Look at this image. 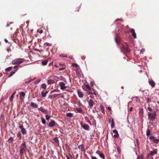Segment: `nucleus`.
<instances>
[{
    "mask_svg": "<svg viewBox=\"0 0 159 159\" xmlns=\"http://www.w3.org/2000/svg\"><path fill=\"white\" fill-rule=\"evenodd\" d=\"M25 59L24 58H18L13 60L12 61V63L14 65H18L24 62Z\"/></svg>",
    "mask_w": 159,
    "mask_h": 159,
    "instance_id": "obj_1",
    "label": "nucleus"
},
{
    "mask_svg": "<svg viewBox=\"0 0 159 159\" xmlns=\"http://www.w3.org/2000/svg\"><path fill=\"white\" fill-rule=\"evenodd\" d=\"M148 115L149 119H150L152 121H154L157 116V113L156 111L154 110L152 113L148 112Z\"/></svg>",
    "mask_w": 159,
    "mask_h": 159,
    "instance_id": "obj_2",
    "label": "nucleus"
},
{
    "mask_svg": "<svg viewBox=\"0 0 159 159\" xmlns=\"http://www.w3.org/2000/svg\"><path fill=\"white\" fill-rule=\"evenodd\" d=\"M122 49L125 51L128 52H129L131 51V50L128 47V44L126 43H125V44L123 45Z\"/></svg>",
    "mask_w": 159,
    "mask_h": 159,
    "instance_id": "obj_3",
    "label": "nucleus"
},
{
    "mask_svg": "<svg viewBox=\"0 0 159 159\" xmlns=\"http://www.w3.org/2000/svg\"><path fill=\"white\" fill-rule=\"evenodd\" d=\"M80 125L81 127L84 129L89 131L90 129H89V126L87 124H83L81 123H80Z\"/></svg>",
    "mask_w": 159,
    "mask_h": 159,
    "instance_id": "obj_4",
    "label": "nucleus"
},
{
    "mask_svg": "<svg viewBox=\"0 0 159 159\" xmlns=\"http://www.w3.org/2000/svg\"><path fill=\"white\" fill-rule=\"evenodd\" d=\"M149 139L156 143H158L159 142V139H156V138L153 136H150L149 137Z\"/></svg>",
    "mask_w": 159,
    "mask_h": 159,
    "instance_id": "obj_5",
    "label": "nucleus"
},
{
    "mask_svg": "<svg viewBox=\"0 0 159 159\" xmlns=\"http://www.w3.org/2000/svg\"><path fill=\"white\" fill-rule=\"evenodd\" d=\"M56 125L57 124H56L55 121L52 120H51L49 122L48 124L49 126L51 127H52Z\"/></svg>",
    "mask_w": 159,
    "mask_h": 159,
    "instance_id": "obj_6",
    "label": "nucleus"
},
{
    "mask_svg": "<svg viewBox=\"0 0 159 159\" xmlns=\"http://www.w3.org/2000/svg\"><path fill=\"white\" fill-rule=\"evenodd\" d=\"M89 107L90 108H91L93 106L94 102H93V100L90 99L88 101Z\"/></svg>",
    "mask_w": 159,
    "mask_h": 159,
    "instance_id": "obj_7",
    "label": "nucleus"
},
{
    "mask_svg": "<svg viewBox=\"0 0 159 159\" xmlns=\"http://www.w3.org/2000/svg\"><path fill=\"white\" fill-rule=\"evenodd\" d=\"M59 85L60 86V89L62 90H63L66 88V87L65 86V84L63 82H60Z\"/></svg>",
    "mask_w": 159,
    "mask_h": 159,
    "instance_id": "obj_8",
    "label": "nucleus"
},
{
    "mask_svg": "<svg viewBox=\"0 0 159 159\" xmlns=\"http://www.w3.org/2000/svg\"><path fill=\"white\" fill-rule=\"evenodd\" d=\"M38 110L43 112V113L47 114L48 113L47 110L44 109L43 107H41L38 109Z\"/></svg>",
    "mask_w": 159,
    "mask_h": 159,
    "instance_id": "obj_9",
    "label": "nucleus"
},
{
    "mask_svg": "<svg viewBox=\"0 0 159 159\" xmlns=\"http://www.w3.org/2000/svg\"><path fill=\"white\" fill-rule=\"evenodd\" d=\"M130 31L132 34V35L134 38H136V34L134 30L133 29H131Z\"/></svg>",
    "mask_w": 159,
    "mask_h": 159,
    "instance_id": "obj_10",
    "label": "nucleus"
},
{
    "mask_svg": "<svg viewBox=\"0 0 159 159\" xmlns=\"http://www.w3.org/2000/svg\"><path fill=\"white\" fill-rule=\"evenodd\" d=\"M115 41L118 45L120 44V41L119 38L116 35V36L115 38Z\"/></svg>",
    "mask_w": 159,
    "mask_h": 159,
    "instance_id": "obj_11",
    "label": "nucleus"
},
{
    "mask_svg": "<svg viewBox=\"0 0 159 159\" xmlns=\"http://www.w3.org/2000/svg\"><path fill=\"white\" fill-rule=\"evenodd\" d=\"M113 132L115 134L113 135L114 137L115 138H118L119 136V135L117 130L116 129H114L113 130Z\"/></svg>",
    "mask_w": 159,
    "mask_h": 159,
    "instance_id": "obj_12",
    "label": "nucleus"
},
{
    "mask_svg": "<svg viewBox=\"0 0 159 159\" xmlns=\"http://www.w3.org/2000/svg\"><path fill=\"white\" fill-rule=\"evenodd\" d=\"M149 84L152 87L154 88L155 85V83L153 80H150L148 81Z\"/></svg>",
    "mask_w": 159,
    "mask_h": 159,
    "instance_id": "obj_13",
    "label": "nucleus"
},
{
    "mask_svg": "<svg viewBox=\"0 0 159 159\" xmlns=\"http://www.w3.org/2000/svg\"><path fill=\"white\" fill-rule=\"evenodd\" d=\"M150 155L151 156H153L155 154H156L157 153V150L155 149L153 151H151L150 152Z\"/></svg>",
    "mask_w": 159,
    "mask_h": 159,
    "instance_id": "obj_14",
    "label": "nucleus"
},
{
    "mask_svg": "<svg viewBox=\"0 0 159 159\" xmlns=\"http://www.w3.org/2000/svg\"><path fill=\"white\" fill-rule=\"evenodd\" d=\"M48 59H46V60H45L43 61H41L42 65L43 66L46 65L47 64V63L48 62Z\"/></svg>",
    "mask_w": 159,
    "mask_h": 159,
    "instance_id": "obj_15",
    "label": "nucleus"
},
{
    "mask_svg": "<svg viewBox=\"0 0 159 159\" xmlns=\"http://www.w3.org/2000/svg\"><path fill=\"white\" fill-rule=\"evenodd\" d=\"M77 93L79 97L80 98H82L83 97L84 95L83 93L80 91L78 90Z\"/></svg>",
    "mask_w": 159,
    "mask_h": 159,
    "instance_id": "obj_16",
    "label": "nucleus"
},
{
    "mask_svg": "<svg viewBox=\"0 0 159 159\" xmlns=\"http://www.w3.org/2000/svg\"><path fill=\"white\" fill-rule=\"evenodd\" d=\"M30 106L33 108H35L38 107V105L36 103L32 102L30 104Z\"/></svg>",
    "mask_w": 159,
    "mask_h": 159,
    "instance_id": "obj_17",
    "label": "nucleus"
},
{
    "mask_svg": "<svg viewBox=\"0 0 159 159\" xmlns=\"http://www.w3.org/2000/svg\"><path fill=\"white\" fill-rule=\"evenodd\" d=\"M55 81L52 80H48L47 82L48 84H51L55 83Z\"/></svg>",
    "mask_w": 159,
    "mask_h": 159,
    "instance_id": "obj_18",
    "label": "nucleus"
},
{
    "mask_svg": "<svg viewBox=\"0 0 159 159\" xmlns=\"http://www.w3.org/2000/svg\"><path fill=\"white\" fill-rule=\"evenodd\" d=\"M53 140L55 143L57 144H59V140L57 137H56L53 139Z\"/></svg>",
    "mask_w": 159,
    "mask_h": 159,
    "instance_id": "obj_19",
    "label": "nucleus"
},
{
    "mask_svg": "<svg viewBox=\"0 0 159 159\" xmlns=\"http://www.w3.org/2000/svg\"><path fill=\"white\" fill-rule=\"evenodd\" d=\"M48 91H46L45 92H41V95L43 97H45L46 96V95L48 93Z\"/></svg>",
    "mask_w": 159,
    "mask_h": 159,
    "instance_id": "obj_20",
    "label": "nucleus"
},
{
    "mask_svg": "<svg viewBox=\"0 0 159 159\" xmlns=\"http://www.w3.org/2000/svg\"><path fill=\"white\" fill-rule=\"evenodd\" d=\"M79 149L81 151L84 148V145L83 144L80 145L78 146V147Z\"/></svg>",
    "mask_w": 159,
    "mask_h": 159,
    "instance_id": "obj_21",
    "label": "nucleus"
},
{
    "mask_svg": "<svg viewBox=\"0 0 159 159\" xmlns=\"http://www.w3.org/2000/svg\"><path fill=\"white\" fill-rule=\"evenodd\" d=\"M13 140V139L11 137L9 138L8 139V141H7L9 143H12Z\"/></svg>",
    "mask_w": 159,
    "mask_h": 159,
    "instance_id": "obj_22",
    "label": "nucleus"
},
{
    "mask_svg": "<svg viewBox=\"0 0 159 159\" xmlns=\"http://www.w3.org/2000/svg\"><path fill=\"white\" fill-rule=\"evenodd\" d=\"M99 156L102 159H104L105 158V156L104 154L102 153H99L98 154Z\"/></svg>",
    "mask_w": 159,
    "mask_h": 159,
    "instance_id": "obj_23",
    "label": "nucleus"
},
{
    "mask_svg": "<svg viewBox=\"0 0 159 159\" xmlns=\"http://www.w3.org/2000/svg\"><path fill=\"white\" fill-rule=\"evenodd\" d=\"M100 108H101L102 112L104 114H105V110L103 106L102 105H100Z\"/></svg>",
    "mask_w": 159,
    "mask_h": 159,
    "instance_id": "obj_24",
    "label": "nucleus"
},
{
    "mask_svg": "<svg viewBox=\"0 0 159 159\" xmlns=\"http://www.w3.org/2000/svg\"><path fill=\"white\" fill-rule=\"evenodd\" d=\"M20 96L23 97H24L23 99H24L25 98V94L24 92L23 91L20 92Z\"/></svg>",
    "mask_w": 159,
    "mask_h": 159,
    "instance_id": "obj_25",
    "label": "nucleus"
},
{
    "mask_svg": "<svg viewBox=\"0 0 159 159\" xmlns=\"http://www.w3.org/2000/svg\"><path fill=\"white\" fill-rule=\"evenodd\" d=\"M66 116L67 117H71L73 116V114L72 113L70 112H69L68 113H66Z\"/></svg>",
    "mask_w": 159,
    "mask_h": 159,
    "instance_id": "obj_26",
    "label": "nucleus"
},
{
    "mask_svg": "<svg viewBox=\"0 0 159 159\" xmlns=\"http://www.w3.org/2000/svg\"><path fill=\"white\" fill-rule=\"evenodd\" d=\"M21 131L23 134H26L27 132L26 131V129L25 128L21 130Z\"/></svg>",
    "mask_w": 159,
    "mask_h": 159,
    "instance_id": "obj_27",
    "label": "nucleus"
},
{
    "mask_svg": "<svg viewBox=\"0 0 159 159\" xmlns=\"http://www.w3.org/2000/svg\"><path fill=\"white\" fill-rule=\"evenodd\" d=\"M12 66H10L6 68L5 69V70L6 71H10L12 68Z\"/></svg>",
    "mask_w": 159,
    "mask_h": 159,
    "instance_id": "obj_28",
    "label": "nucleus"
},
{
    "mask_svg": "<svg viewBox=\"0 0 159 159\" xmlns=\"http://www.w3.org/2000/svg\"><path fill=\"white\" fill-rule=\"evenodd\" d=\"M26 148H27L26 146H25V147L21 146L20 147V150H21V151H25Z\"/></svg>",
    "mask_w": 159,
    "mask_h": 159,
    "instance_id": "obj_29",
    "label": "nucleus"
},
{
    "mask_svg": "<svg viewBox=\"0 0 159 159\" xmlns=\"http://www.w3.org/2000/svg\"><path fill=\"white\" fill-rule=\"evenodd\" d=\"M76 110L78 112L81 113L82 112V110L81 108H76Z\"/></svg>",
    "mask_w": 159,
    "mask_h": 159,
    "instance_id": "obj_30",
    "label": "nucleus"
},
{
    "mask_svg": "<svg viewBox=\"0 0 159 159\" xmlns=\"http://www.w3.org/2000/svg\"><path fill=\"white\" fill-rule=\"evenodd\" d=\"M46 87L47 86L46 84L45 83H44L41 85V87L43 89H46Z\"/></svg>",
    "mask_w": 159,
    "mask_h": 159,
    "instance_id": "obj_31",
    "label": "nucleus"
},
{
    "mask_svg": "<svg viewBox=\"0 0 159 159\" xmlns=\"http://www.w3.org/2000/svg\"><path fill=\"white\" fill-rule=\"evenodd\" d=\"M41 121L43 125H45L46 124V121L43 118H41Z\"/></svg>",
    "mask_w": 159,
    "mask_h": 159,
    "instance_id": "obj_32",
    "label": "nucleus"
},
{
    "mask_svg": "<svg viewBox=\"0 0 159 159\" xmlns=\"http://www.w3.org/2000/svg\"><path fill=\"white\" fill-rule=\"evenodd\" d=\"M17 136L20 139L21 137V134L20 132H18L17 134Z\"/></svg>",
    "mask_w": 159,
    "mask_h": 159,
    "instance_id": "obj_33",
    "label": "nucleus"
},
{
    "mask_svg": "<svg viewBox=\"0 0 159 159\" xmlns=\"http://www.w3.org/2000/svg\"><path fill=\"white\" fill-rule=\"evenodd\" d=\"M14 96L12 94L11 96L10 97V100L11 102H12L13 101V99L14 98Z\"/></svg>",
    "mask_w": 159,
    "mask_h": 159,
    "instance_id": "obj_34",
    "label": "nucleus"
},
{
    "mask_svg": "<svg viewBox=\"0 0 159 159\" xmlns=\"http://www.w3.org/2000/svg\"><path fill=\"white\" fill-rule=\"evenodd\" d=\"M146 135L148 136L150 134V131L149 129H148L146 132Z\"/></svg>",
    "mask_w": 159,
    "mask_h": 159,
    "instance_id": "obj_35",
    "label": "nucleus"
},
{
    "mask_svg": "<svg viewBox=\"0 0 159 159\" xmlns=\"http://www.w3.org/2000/svg\"><path fill=\"white\" fill-rule=\"evenodd\" d=\"M112 123L111 125V128H113L114 127L115 124L114 122V121L113 120H112Z\"/></svg>",
    "mask_w": 159,
    "mask_h": 159,
    "instance_id": "obj_36",
    "label": "nucleus"
},
{
    "mask_svg": "<svg viewBox=\"0 0 159 159\" xmlns=\"http://www.w3.org/2000/svg\"><path fill=\"white\" fill-rule=\"evenodd\" d=\"M16 72V71H12L11 72L10 74V75L9 76V77H11Z\"/></svg>",
    "mask_w": 159,
    "mask_h": 159,
    "instance_id": "obj_37",
    "label": "nucleus"
},
{
    "mask_svg": "<svg viewBox=\"0 0 159 159\" xmlns=\"http://www.w3.org/2000/svg\"><path fill=\"white\" fill-rule=\"evenodd\" d=\"M85 87L86 88L88 89L89 90H91V88L90 86L88 84H87L85 85Z\"/></svg>",
    "mask_w": 159,
    "mask_h": 159,
    "instance_id": "obj_38",
    "label": "nucleus"
},
{
    "mask_svg": "<svg viewBox=\"0 0 159 159\" xmlns=\"http://www.w3.org/2000/svg\"><path fill=\"white\" fill-rule=\"evenodd\" d=\"M46 119L47 120H48L50 118L51 116H48V115H46L45 116Z\"/></svg>",
    "mask_w": 159,
    "mask_h": 159,
    "instance_id": "obj_39",
    "label": "nucleus"
},
{
    "mask_svg": "<svg viewBox=\"0 0 159 159\" xmlns=\"http://www.w3.org/2000/svg\"><path fill=\"white\" fill-rule=\"evenodd\" d=\"M40 81V80H38L34 82V84H37L38 83H39Z\"/></svg>",
    "mask_w": 159,
    "mask_h": 159,
    "instance_id": "obj_40",
    "label": "nucleus"
},
{
    "mask_svg": "<svg viewBox=\"0 0 159 159\" xmlns=\"http://www.w3.org/2000/svg\"><path fill=\"white\" fill-rule=\"evenodd\" d=\"M44 44H45L47 46H51L52 45V44L50 43H44Z\"/></svg>",
    "mask_w": 159,
    "mask_h": 159,
    "instance_id": "obj_41",
    "label": "nucleus"
},
{
    "mask_svg": "<svg viewBox=\"0 0 159 159\" xmlns=\"http://www.w3.org/2000/svg\"><path fill=\"white\" fill-rule=\"evenodd\" d=\"M145 50L144 48H142L140 50V54H142L143 53V52L145 51Z\"/></svg>",
    "mask_w": 159,
    "mask_h": 159,
    "instance_id": "obj_42",
    "label": "nucleus"
},
{
    "mask_svg": "<svg viewBox=\"0 0 159 159\" xmlns=\"http://www.w3.org/2000/svg\"><path fill=\"white\" fill-rule=\"evenodd\" d=\"M147 99V103H149L151 101V99L149 98H146Z\"/></svg>",
    "mask_w": 159,
    "mask_h": 159,
    "instance_id": "obj_43",
    "label": "nucleus"
},
{
    "mask_svg": "<svg viewBox=\"0 0 159 159\" xmlns=\"http://www.w3.org/2000/svg\"><path fill=\"white\" fill-rule=\"evenodd\" d=\"M66 157L67 159H72V157L70 155V157L67 156H66Z\"/></svg>",
    "mask_w": 159,
    "mask_h": 159,
    "instance_id": "obj_44",
    "label": "nucleus"
},
{
    "mask_svg": "<svg viewBox=\"0 0 159 159\" xmlns=\"http://www.w3.org/2000/svg\"><path fill=\"white\" fill-rule=\"evenodd\" d=\"M148 109L150 111H152L153 112V111H153V110L150 107H148Z\"/></svg>",
    "mask_w": 159,
    "mask_h": 159,
    "instance_id": "obj_45",
    "label": "nucleus"
},
{
    "mask_svg": "<svg viewBox=\"0 0 159 159\" xmlns=\"http://www.w3.org/2000/svg\"><path fill=\"white\" fill-rule=\"evenodd\" d=\"M35 51H38L40 52H43V50H39V49H35Z\"/></svg>",
    "mask_w": 159,
    "mask_h": 159,
    "instance_id": "obj_46",
    "label": "nucleus"
},
{
    "mask_svg": "<svg viewBox=\"0 0 159 159\" xmlns=\"http://www.w3.org/2000/svg\"><path fill=\"white\" fill-rule=\"evenodd\" d=\"M59 95H60V94H53V98H55L56 97H57V96Z\"/></svg>",
    "mask_w": 159,
    "mask_h": 159,
    "instance_id": "obj_47",
    "label": "nucleus"
},
{
    "mask_svg": "<svg viewBox=\"0 0 159 159\" xmlns=\"http://www.w3.org/2000/svg\"><path fill=\"white\" fill-rule=\"evenodd\" d=\"M136 143L137 145H139V142L138 139H137L136 140Z\"/></svg>",
    "mask_w": 159,
    "mask_h": 159,
    "instance_id": "obj_48",
    "label": "nucleus"
},
{
    "mask_svg": "<svg viewBox=\"0 0 159 159\" xmlns=\"http://www.w3.org/2000/svg\"><path fill=\"white\" fill-rule=\"evenodd\" d=\"M20 65H16L14 66V68L15 69H17V68Z\"/></svg>",
    "mask_w": 159,
    "mask_h": 159,
    "instance_id": "obj_49",
    "label": "nucleus"
},
{
    "mask_svg": "<svg viewBox=\"0 0 159 159\" xmlns=\"http://www.w3.org/2000/svg\"><path fill=\"white\" fill-rule=\"evenodd\" d=\"M60 56L61 57H67V56L66 55V56H63V55L62 54L60 55Z\"/></svg>",
    "mask_w": 159,
    "mask_h": 159,
    "instance_id": "obj_50",
    "label": "nucleus"
},
{
    "mask_svg": "<svg viewBox=\"0 0 159 159\" xmlns=\"http://www.w3.org/2000/svg\"><path fill=\"white\" fill-rule=\"evenodd\" d=\"M19 128L21 129V130L24 129V128L23 125H20L19 126Z\"/></svg>",
    "mask_w": 159,
    "mask_h": 159,
    "instance_id": "obj_51",
    "label": "nucleus"
},
{
    "mask_svg": "<svg viewBox=\"0 0 159 159\" xmlns=\"http://www.w3.org/2000/svg\"><path fill=\"white\" fill-rule=\"evenodd\" d=\"M65 69V68L64 67H61L59 69V70H64Z\"/></svg>",
    "mask_w": 159,
    "mask_h": 159,
    "instance_id": "obj_52",
    "label": "nucleus"
},
{
    "mask_svg": "<svg viewBox=\"0 0 159 159\" xmlns=\"http://www.w3.org/2000/svg\"><path fill=\"white\" fill-rule=\"evenodd\" d=\"M113 120V121H114V120H113V118H110L109 119V123H112V120Z\"/></svg>",
    "mask_w": 159,
    "mask_h": 159,
    "instance_id": "obj_53",
    "label": "nucleus"
},
{
    "mask_svg": "<svg viewBox=\"0 0 159 159\" xmlns=\"http://www.w3.org/2000/svg\"><path fill=\"white\" fill-rule=\"evenodd\" d=\"M21 146H22V147L26 146V144H25V142H24V143L22 144Z\"/></svg>",
    "mask_w": 159,
    "mask_h": 159,
    "instance_id": "obj_54",
    "label": "nucleus"
},
{
    "mask_svg": "<svg viewBox=\"0 0 159 159\" xmlns=\"http://www.w3.org/2000/svg\"><path fill=\"white\" fill-rule=\"evenodd\" d=\"M87 122L89 124L91 125V121L89 119L87 120Z\"/></svg>",
    "mask_w": 159,
    "mask_h": 159,
    "instance_id": "obj_55",
    "label": "nucleus"
},
{
    "mask_svg": "<svg viewBox=\"0 0 159 159\" xmlns=\"http://www.w3.org/2000/svg\"><path fill=\"white\" fill-rule=\"evenodd\" d=\"M92 159H98L97 157H93L92 156H91Z\"/></svg>",
    "mask_w": 159,
    "mask_h": 159,
    "instance_id": "obj_56",
    "label": "nucleus"
},
{
    "mask_svg": "<svg viewBox=\"0 0 159 159\" xmlns=\"http://www.w3.org/2000/svg\"><path fill=\"white\" fill-rule=\"evenodd\" d=\"M23 151H21V150H20V155H22L23 154Z\"/></svg>",
    "mask_w": 159,
    "mask_h": 159,
    "instance_id": "obj_57",
    "label": "nucleus"
},
{
    "mask_svg": "<svg viewBox=\"0 0 159 159\" xmlns=\"http://www.w3.org/2000/svg\"><path fill=\"white\" fill-rule=\"evenodd\" d=\"M72 65L73 66H75L76 67L78 66V65L76 63H74L72 64Z\"/></svg>",
    "mask_w": 159,
    "mask_h": 159,
    "instance_id": "obj_58",
    "label": "nucleus"
},
{
    "mask_svg": "<svg viewBox=\"0 0 159 159\" xmlns=\"http://www.w3.org/2000/svg\"><path fill=\"white\" fill-rule=\"evenodd\" d=\"M53 92H59V90L58 89H54L53 90Z\"/></svg>",
    "mask_w": 159,
    "mask_h": 159,
    "instance_id": "obj_59",
    "label": "nucleus"
},
{
    "mask_svg": "<svg viewBox=\"0 0 159 159\" xmlns=\"http://www.w3.org/2000/svg\"><path fill=\"white\" fill-rule=\"evenodd\" d=\"M13 23L12 22H10L9 24H7V27H8L10 25V24H12Z\"/></svg>",
    "mask_w": 159,
    "mask_h": 159,
    "instance_id": "obj_60",
    "label": "nucleus"
},
{
    "mask_svg": "<svg viewBox=\"0 0 159 159\" xmlns=\"http://www.w3.org/2000/svg\"><path fill=\"white\" fill-rule=\"evenodd\" d=\"M84 119H85L87 121L89 120V119H88V118L87 117V116H85V117H84Z\"/></svg>",
    "mask_w": 159,
    "mask_h": 159,
    "instance_id": "obj_61",
    "label": "nucleus"
},
{
    "mask_svg": "<svg viewBox=\"0 0 159 159\" xmlns=\"http://www.w3.org/2000/svg\"><path fill=\"white\" fill-rule=\"evenodd\" d=\"M78 156H79V154H76V155L75 159H77Z\"/></svg>",
    "mask_w": 159,
    "mask_h": 159,
    "instance_id": "obj_62",
    "label": "nucleus"
},
{
    "mask_svg": "<svg viewBox=\"0 0 159 159\" xmlns=\"http://www.w3.org/2000/svg\"><path fill=\"white\" fill-rule=\"evenodd\" d=\"M43 32V30H41L39 31V33L40 34H42V33Z\"/></svg>",
    "mask_w": 159,
    "mask_h": 159,
    "instance_id": "obj_63",
    "label": "nucleus"
},
{
    "mask_svg": "<svg viewBox=\"0 0 159 159\" xmlns=\"http://www.w3.org/2000/svg\"><path fill=\"white\" fill-rule=\"evenodd\" d=\"M81 59L83 60H84L85 59V57H81Z\"/></svg>",
    "mask_w": 159,
    "mask_h": 159,
    "instance_id": "obj_64",
    "label": "nucleus"
}]
</instances>
